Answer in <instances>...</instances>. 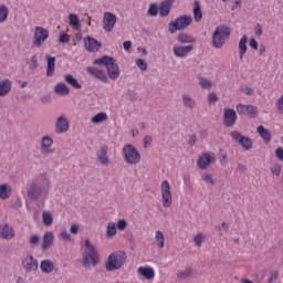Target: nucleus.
Instances as JSON below:
<instances>
[{"mask_svg":"<svg viewBox=\"0 0 283 283\" xmlns=\"http://www.w3.org/2000/svg\"><path fill=\"white\" fill-rule=\"evenodd\" d=\"M50 191V180L46 176L40 175L27 184L25 193L32 202H45Z\"/></svg>","mask_w":283,"mask_h":283,"instance_id":"f257e3e1","label":"nucleus"},{"mask_svg":"<svg viewBox=\"0 0 283 283\" xmlns=\"http://www.w3.org/2000/svg\"><path fill=\"white\" fill-rule=\"evenodd\" d=\"M98 251L96 247L90 242V240L84 241V247H82V263L83 266L90 269V266H96L98 264Z\"/></svg>","mask_w":283,"mask_h":283,"instance_id":"f03ea898","label":"nucleus"},{"mask_svg":"<svg viewBox=\"0 0 283 283\" xmlns=\"http://www.w3.org/2000/svg\"><path fill=\"white\" fill-rule=\"evenodd\" d=\"M127 261V253L124 251H116L108 255L105 262V269L108 273L113 271H120Z\"/></svg>","mask_w":283,"mask_h":283,"instance_id":"7ed1b4c3","label":"nucleus"},{"mask_svg":"<svg viewBox=\"0 0 283 283\" xmlns=\"http://www.w3.org/2000/svg\"><path fill=\"white\" fill-rule=\"evenodd\" d=\"M94 65H105L106 70H107V74L108 77L112 81H116V78H118V76H120V69L118 67V64L116 63V59L108 56V55H104L97 60H95Z\"/></svg>","mask_w":283,"mask_h":283,"instance_id":"20e7f679","label":"nucleus"},{"mask_svg":"<svg viewBox=\"0 0 283 283\" xmlns=\"http://www.w3.org/2000/svg\"><path fill=\"white\" fill-rule=\"evenodd\" d=\"M231 36V28L228 25H219L216 28L212 34V45L217 50H222L224 43L229 41Z\"/></svg>","mask_w":283,"mask_h":283,"instance_id":"39448f33","label":"nucleus"},{"mask_svg":"<svg viewBox=\"0 0 283 283\" xmlns=\"http://www.w3.org/2000/svg\"><path fill=\"white\" fill-rule=\"evenodd\" d=\"M122 156L127 165H138L140 163V153L132 144L123 147Z\"/></svg>","mask_w":283,"mask_h":283,"instance_id":"423d86ee","label":"nucleus"},{"mask_svg":"<svg viewBox=\"0 0 283 283\" xmlns=\"http://www.w3.org/2000/svg\"><path fill=\"white\" fill-rule=\"evenodd\" d=\"M193 19L190 15H181L178 17L175 22L169 23V32L170 34H175L177 30H185L191 25Z\"/></svg>","mask_w":283,"mask_h":283,"instance_id":"0eeeda50","label":"nucleus"},{"mask_svg":"<svg viewBox=\"0 0 283 283\" xmlns=\"http://www.w3.org/2000/svg\"><path fill=\"white\" fill-rule=\"evenodd\" d=\"M50 39V31L43 27H36L33 34V45L41 48Z\"/></svg>","mask_w":283,"mask_h":283,"instance_id":"6e6552de","label":"nucleus"},{"mask_svg":"<svg viewBox=\"0 0 283 283\" xmlns=\"http://www.w3.org/2000/svg\"><path fill=\"white\" fill-rule=\"evenodd\" d=\"M230 135L231 138H233V140H237V143H239V145H241V147H243V149H245L247 151H249V149H253V142L251 140V138L243 136L238 130H233Z\"/></svg>","mask_w":283,"mask_h":283,"instance_id":"1a4fd4ad","label":"nucleus"},{"mask_svg":"<svg viewBox=\"0 0 283 283\" xmlns=\"http://www.w3.org/2000/svg\"><path fill=\"white\" fill-rule=\"evenodd\" d=\"M161 198L163 207H165V209H169V207H171V186L167 180L161 182Z\"/></svg>","mask_w":283,"mask_h":283,"instance_id":"9d476101","label":"nucleus"},{"mask_svg":"<svg viewBox=\"0 0 283 283\" xmlns=\"http://www.w3.org/2000/svg\"><path fill=\"white\" fill-rule=\"evenodd\" d=\"M191 52H193V44H188V45L175 44L172 48V54H175L177 59H187V56H189Z\"/></svg>","mask_w":283,"mask_h":283,"instance_id":"9b49d317","label":"nucleus"},{"mask_svg":"<svg viewBox=\"0 0 283 283\" xmlns=\"http://www.w3.org/2000/svg\"><path fill=\"white\" fill-rule=\"evenodd\" d=\"M107 154H109V147H107V145L102 146L96 153L97 160L103 167H109V165H112V159H109Z\"/></svg>","mask_w":283,"mask_h":283,"instance_id":"f8f14e48","label":"nucleus"},{"mask_svg":"<svg viewBox=\"0 0 283 283\" xmlns=\"http://www.w3.org/2000/svg\"><path fill=\"white\" fill-rule=\"evenodd\" d=\"M238 120V115L233 108H224L223 111V125L224 127H233Z\"/></svg>","mask_w":283,"mask_h":283,"instance_id":"ddd939ff","label":"nucleus"},{"mask_svg":"<svg viewBox=\"0 0 283 283\" xmlns=\"http://www.w3.org/2000/svg\"><path fill=\"white\" fill-rule=\"evenodd\" d=\"M116 25V14L112 12H105L103 18V30L105 32H112Z\"/></svg>","mask_w":283,"mask_h":283,"instance_id":"4468645a","label":"nucleus"},{"mask_svg":"<svg viewBox=\"0 0 283 283\" xmlns=\"http://www.w3.org/2000/svg\"><path fill=\"white\" fill-rule=\"evenodd\" d=\"M22 264L27 273L39 270V261H36L32 254H28L22 261Z\"/></svg>","mask_w":283,"mask_h":283,"instance_id":"2eb2a0df","label":"nucleus"},{"mask_svg":"<svg viewBox=\"0 0 283 283\" xmlns=\"http://www.w3.org/2000/svg\"><path fill=\"white\" fill-rule=\"evenodd\" d=\"M70 129V122L65 115H61L55 122V134H65Z\"/></svg>","mask_w":283,"mask_h":283,"instance_id":"dca6fc26","label":"nucleus"},{"mask_svg":"<svg viewBox=\"0 0 283 283\" xmlns=\"http://www.w3.org/2000/svg\"><path fill=\"white\" fill-rule=\"evenodd\" d=\"M213 163H216V157L205 153L201 157H199L197 165L199 169H207V167H209V165H213Z\"/></svg>","mask_w":283,"mask_h":283,"instance_id":"f3484780","label":"nucleus"},{"mask_svg":"<svg viewBox=\"0 0 283 283\" xmlns=\"http://www.w3.org/2000/svg\"><path fill=\"white\" fill-rule=\"evenodd\" d=\"M84 45L87 52H98L103 44L98 40L87 36L84 39Z\"/></svg>","mask_w":283,"mask_h":283,"instance_id":"a211bd4d","label":"nucleus"},{"mask_svg":"<svg viewBox=\"0 0 283 283\" xmlns=\"http://www.w3.org/2000/svg\"><path fill=\"white\" fill-rule=\"evenodd\" d=\"M86 72L91 74V76H93L94 78H97V81H101L102 83H107V75L105 74V71L97 67L88 66L86 69Z\"/></svg>","mask_w":283,"mask_h":283,"instance_id":"6ab92c4d","label":"nucleus"},{"mask_svg":"<svg viewBox=\"0 0 283 283\" xmlns=\"http://www.w3.org/2000/svg\"><path fill=\"white\" fill-rule=\"evenodd\" d=\"M0 238L2 240H12L14 238V229L10 224L4 223L0 226Z\"/></svg>","mask_w":283,"mask_h":283,"instance_id":"aec40b11","label":"nucleus"},{"mask_svg":"<svg viewBox=\"0 0 283 283\" xmlns=\"http://www.w3.org/2000/svg\"><path fill=\"white\" fill-rule=\"evenodd\" d=\"M51 247H54V232L49 231L43 235L42 251H48V249H51Z\"/></svg>","mask_w":283,"mask_h":283,"instance_id":"412c9836","label":"nucleus"},{"mask_svg":"<svg viewBox=\"0 0 283 283\" xmlns=\"http://www.w3.org/2000/svg\"><path fill=\"white\" fill-rule=\"evenodd\" d=\"M171 6H174V0H164L159 6L160 17H169L171 12Z\"/></svg>","mask_w":283,"mask_h":283,"instance_id":"4be33fe9","label":"nucleus"},{"mask_svg":"<svg viewBox=\"0 0 283 283\" xmlns=\"http://www.w3.org/2000/svg\"><path fill=\"white\" fill-rule=\"evenodd\" d=\"M46 59V76H54V70L56 67V57L45 55Z\"/></svg>","mask_w":283,"mask_h":283,"instance_id":"5701e85b","label":"nucleus"},{"mask_svg":"<svg viewBox=\"0 0 283 283\" xmlns=\"http://www.w3.org/2000/svg\"><path fill=\"white\" fill-rule=\"evenodd\" d=\"M40 269L42 273L50 274L54 271V269H56V265H54V262H52V260L46 259L41 261Z\"/></svg>","mask_w":283,"mask_h":283,"instance_id":"b1692460","label":"nucleus"},{"mask_svg":"<svg viewBox=\"0 0 283 283\" xmlns=\"http://www.w3.org/2000/svg\"><path fill=\"white\" fill-rule=\"evenodd\" d=\"M12 91V81L6 78L0 81V96H8Z\"/></svg>","mask_w":283,"mask_h":283,"instance_id":"393cba45","label":"nucleus"},{"mask_svg":"<svg viewBox=\"0 0 283 283\" xmlns=\"http://www.w3.org/2000/svg\"><path fill=\"white\" fill-rule=\"evenodd\" d=\"M249 41V36L243 35L239 41V59L242 61L244 59V54H247V43Z\"/></svg>","mask_w":283,"mask_h":283,"instance_id":"a878e982","label":"nucleus"},{"mask_svg":"<svg viewBox=\"0 0 283 283\" xmlns=\"http://www.w3.org/2000/svg\"><path fill=\"white\" fill-rule=\"evenodd\" d=\"M139 275H143L145 280H154L156 272L153 270V268H145L140 266L138 268Z\"/></svg>","mask_w":283,"mask_h":283,"instance_id":"bb28decb","label":"nucleus"},{"mask_svg":"<svg viewBox=\"0 0 283 283\" xmlns=\"http://www.w3.org/2000/svg\"><path fill=\"white\" fill-rule=\"evenodd\" d=\"M256 133L259 134V136L262 137V139L265 142V143H271V130L266 129L264 126L260 125L258 126L256 128Z\"/></svg>","mask_w":283,"mask_h":283,"instance_id":"cd10ccee","label":"nucleus"},{"mask_svg":"<svg viewBox=\"0 0 283 283\" xmlns=\"http://www.w3.org/2000/svg\"><path fill=\"white\" fill-rule=\"evenodd\" d=\"M55 94L59 96H70V87L65 83H59L54 87Z\"/></svg>","mask_w":283,"mask_h":283,"instance_id":"c85d7f7f","label":"nucleus"},{"mask_svg":"<svg viewBox=\"0 0 283 283\" xmlns=\"http://www.w3.org/2000/svg\"><path fill=\"white\" fill-rule=\"evenodd\" d=\"M193 17L197 23L202 21V8L200 7V1L195 0L193 2Z\"/></svg>","mask_w":283,"mask_h":283,"instance_id":"c756f323","label":"nucleus"},{"mask_svg":"<svg viewBox=\"0 0 283 283\" xmlns=\"http://www.w3.org/2000/svg\"><path fill=\"white\" fill-rule=\"evenodd\" d=\"M64 81L65 83H67V85L74 87V90H81L83 87L81 83H78V80H76L72 74L65 75Z\"/></svg>","mask_w":283,"mask_h":283,"instance_id":"7c9ffc66","label":"nucleus"},{"mask_svg":"<svg viewBox=\"0 0 283 283\" xmlns=\"http://www.w3.org/2000/svg\"><path fill=\"white\" fill-rule=\"evenodd\" d=\"M12 196V188L8 185H0V199L8 200Z\"/></svg>","mask_w":283,"mask_h":283,"instance_id":"2f4dec72","label":"nucleus"},{"mask_svg":"<svg viewBox=\"0 0 283 283\" xmlns=\"http://www.w3.org/2000/svg\"><path fill=\"white\" fill-rule=\"evenodd\" d=\"M42 222L45 227H52V222H54V217L52 216V212L44 210L42 212Z\"/></svg>","mask_w":283,"mask_h":283,"instance_id":"473e14b6","label":"nucleus"},{"mask_svg":"<svg viewBox=\"0 0 283 283\" xmlns=\"http://www.w3.org/2000/svg\"><path fill=\"white\" fill-rule=\"evenodd\" d=\"M182 103L188 109H196V99L189 95H182Z\"/></svg>","mask_w":283,"mask_h":283,"instance_id":"72a5a7b5","label":"nucleus"},{"mask_svg":"<svg viewBox=\"0 0 283 283\" xmlns=\"http://www.w3.org/2000/svg\"><path fill=\"white\" fill-rule=\"evenodd\" d=\"M10 14V9L6 4L0 6V23H6Z\"/></svg>","mask_w":283,"mask_h":283,"instance_id":"f704fd0d","label":"nucleus"},{"mask_svg":"<svg viewBox=\"0 0 283 283\" xmlns=\"http://www.w3.org/2000/svg\"><path fill=\"white\" fill-rule=\"evenodd\" d=\"M177 41L179 43H195L196 42V38L187 34V33H181L177 36Z\"/></svg>","mask_w":283,"mask_h":283,"instance_id":"c9c22d12","label":"nucleus"},{"mask_svg":"<svg viewBox=\"0 0 283 283\" xmlns=\"http://www.w3.org/2000/svg\"><path fill=\"white\" fill-rule=\"evenodd\" d=\"M155 240L158 242L159 249H165V234H163V231L157 230L155 234Z\"/></svg>","mask_w":283,"mask_h":283,"instance_id":"e433bc0d","label":"nucleus"},{"mask_svg":"<svg viewBox=\"0 0 283 283\" xmlns=\"http://www.w3.org/2000/svg\"><path fill=\"white\" fill-rule=\"evenodd\" d=\"M192 273H193V269L186 268L182 271H178L177 277H179V280H187V277H190V275H192Z\"/></svg>","mask_w":283,"mask_h":283,"instance_id":"4c0bfd02","label":"nucleus"},{"mask_svg":"<svg viewBox=\"0 0 283 283\" xmlns=\"http://www.w3.org/2000/svg\"><path fill=\"white\" fill-rule=\"evenodd\" d=\"M52 145H54V139H52V137L44 136L41 139V147H42V149H50V147H52Z\"/></svg>","mask_w":283,"mask_h":283,"instance_id":"58836bf2","label":"nucleus"},{"mask_svg":"<svg viewBox=\"0 0 283 283\" xmlns=\"http://www.w3.org/2000/svg\"><path fill=\"white\" fill-rule=\"evenodd\" d=\"M107 119V113H98L92 117V123L98 124V123H105Z\"/></svg>","mask_w":283,"mask_h":283,"instance_id":"ea45409f","label":"nucleus"},{"mask_svg":"<svg viewBox=\"0 0 283 283\" xmlns=\"http://www.w3.org/2000/svg\"><path fill=\"white\" fill-rule=\"evenodd\" d=\"M117 230H116V223L114 222H109L107 224V229H106V235L107 238H114V235H116Z\"/></svg>","mask_w":283,"mask_h":283,"instance_id":"a19ab883","label":"nucleus"},{"mask_svg":"<svg viewBox=\"0 0 283 283\" xmlns=\"http://www.w3.org/2000/svg\"><path fill=\"white\" fill-rule=\"evenodd\" d=\"M69 21H70V25H72L73 28H81L78 15H76L75 13H71L69 15Z\"/></svg>","mask_w":283,"mask_h":283,"instance_id":"79ce46f5","label":"nucleus"},{"mask_svg":"<svg viewBox=\"0 0 283 283\" xmlns=\"http://www.w3.org/2000/svg\"><path fill=\"white\" fill-rule=\"evenodd\" d=\"M198 81H199V85L202 87V90H211V87L213 85L211 83V81H209L205 77H199Z\"/></svg>","mask_w":283,"mask_h":283,"instance_id":"37998d69","label":"nucleus"},{"mask_svg":"<svg viewBox=\"0 0 283 283\" xmlns=\"http://www.w3.org/2000/svg\"><path fill=\"white\" fill-rule=\"evenodd\" d=\"M159 8L158 4L151 3L148 9V14L150 17H158Z\"/></svg>","mask_w":283,"mask_h":283,"instance_id":"c03bdc74","label":"nucleus"},{"mask_svg":"<svg viewBox=\"0 0 283 283\" xmlns=\"http://www.w3.org/2000/svg\"><path fill=\"white\" fill-rule=\"evenodd\" d=\"M248 114L252 117V118H258V114H260V112L258 111V108L253 105H248Z\"/></svg>","mask_w":283,"mask_h":283,"instance_id":"a18cd8bd","label":"nucleus"},{"mask_svg":"<svg viewBox=\"0 0 283 283\" xmlns=\"http://www.w3.org/2000/svg\"><path fill=\"white\" fill-rule=\"evenodd\" d=\"M203 182H207L208 185H211L212 187L216 185V179H213V176L211 174H205L202 176Z\"/></svg>","mask_w":283,"mask_h":283,"instance_id":"49530a36","label":"nucleus"},{"mask_svg":"<svg viewBox=\"0 0 283 283\" xmlns=\"http://www.w3.org/2000/svg\"><path fill=\"white\" fill-rule=\"evenodd\" d=\"M136 65L139 67V70H142V72H147V61L144 59L136 60Z\"/></svg>","mask_w":283,"mask_h":283,"instance_id":"de8ad7c7","label":"nucleus"},{"mask_svg":"<svg viewBox=\"0 0 283 283\" xmlns=\"http://www.w3.org/2000/svg\"><path fill=\"white\" fill-rule=\"evenodd\" d=\"M237 112H238V114H240L241 116H247V114H248V105L238 104V105H237Z\"/></svg>","mask_w":283,"mask_h":283,"instance_id":"09e8293b","label":"nucleus"},{"mask_svg":"<svg viewBox=\"0 0 283 283\" xmlns=\"http://www.w3.org/2000/svg\"><path fill=\"white\" fill-rule=\"evenodd\" d=\"M29 66L31 70H36L39 67V57L36 55H33L29 62Z\"/></svg>","mask_w":283,"mask_h":283,"instance_id":"8fccbe9b","label":"nucleus"},{"mask_svg":"<svg viewBox=\"0 0 283 283\" xmlns=\"http://www.w3.org/2000/svg\"><path fill=\"white\" fill-rule=\"evenodd\" d=\"M41 238L39 237V234H33L29 239V243L32 244L33 247H36V244H39Z\"/></svg>","mask_w":283,"mask_h":283,"instance_id":"3c124183","label":"nucleus"},{"mask_svg":"<svg viewBox=\"0 0 283 283\" xmlns=\"http://www.w3.org/2000/svg\"><path fill=\"white\" fill-rule=\"evenodd\" d=\"M117 229L119 231H125V229H127V221L125 219H119L117 221Z\"/></svg>","mask_w":283,"mask_h":283,"instance_id":"603ef678","label":"nucleus"},{"mask_svg":"<svg viewBox=\"0 0 283 283\" xmlns=\"http://www.w3.org/2000/svg\"><path fill=\"white\" fill-rule=\"evenodd\" d=\"M151 136L149 135H146L143 139V143H144V148L147 149L148 147H151Z\"/></svg>","mask_w":283,"mask_h":283,"instance_id":"864d4df0","label":"nucleus"},{"mask_svg":"<svg viewBox=\"0 0 283 283\" xmlns=\"http://www.w3.org/2000/svg\"><path fill=\"white\" fill-rule=\"evenodd\" d=\"M203 240L205 237H202V234H197L193 239L196 247H202Z\"/></svg>","mask_w":283,"mask_h":283,"instance_id":"5fc2aeb1","label":"nucleus"},{"mask_svg":"<svg viewBox=\"0 0 283 283\" xmlns=\"http://www.w3.org/2000/svg\"><path fill=\"white\" fill-rule=\"evenodd\" d=\"M60 235L63 240H66V242H72V235L67 233V230H61Z\"/></svg>","mask_w":283,"mask_h":283,"instance_id":"6e6d98bb","label":"nucleus"},{"mask_svg":"<svg viewBox=\"0 0 283 283\" xmlns=\"http://www.w3.org/2000/svg\"><path fill=\"white\" fill-rule=\"evenodd\" d=\"M240 92H242L243 94H245L247 96H253V88L249 87V86H243L240 88Z\"/></svg>","mask_w":283,"mask_h":283,"instance_id":"4d7b16f0","label":"nucleus"},{"mask_svg":"<svg viewBox=\"0 0 283 283\" xmlns=\"http://www.w3.org/2000/svg\"><path fill=\"white\" fill-rule=\"evenodd\" d=\"M127 96L132 102L138 101V93H136L135 91H128Z\"/></svg>","mask_w":283,"mask_h":283,"instance_id":"13d9d810","label":"nucleus"},{"mask_svg":"<svg viewBox=\"0 0 283 283\" xmlns=\"http://www.w3.org/2000/svg\"><path fill=\"white\" fill-rule=\"evenodd\" d=\"M40 103H42V105H48L49 103H52V97L50 95H43L40 98Z\"/></svg>","mask_w":283,"mask_h":283,"instance_id":"bf43d9fd","label":"nucleus"},{"mask_svg":"<svg viewBox=\"0 0 283 283\" xmlns=\"http://www.w3.org/2000/svg\"><path fill=\"white\" fill-rule=\"evenodd\" d=\"M271 171L274 174V176H280V174H282V166L275 165L271 168Z\"/></svg>","mask_w":283,"mask_h":283,"instance_id":"052dcab7","label":"nucleus"},{"mask_svg":"<svg viewBox=\"0 0 283 283\" xmlns=\"http://www.w3.org/2000/svg\"><path fill=\"white\" fill-rule=\"evenodd\" d=\"M275 156H276V158H277L281 163H283V148H282V147L276 148V150H275Z\"/></svg>","mask_w":283,"mask_h":283,"instance_id":"680f3d73","label":"nucleus"},{"mask_svg":"<svg viewBox=\"0 0 283 283\" xmlns=\"http://www.w3.org/2000/svg\"><path fill=\"white\" fill-rule=\"evenodd\" d=\"M208 102L209 103H218V95L216 93L208 94Z\"/></svg>","mask_w":283,"mask_h":283,"instance_id":"e2e57ef3","label":"nucleus"},{"mask_svg":"<svg viewBox=\"0 0 283 283\" xmlns=\"http://www.w3.org/2000/svg\"><path fill=\"white\" fill-rule=\"evenodd\" d=\"M60 43H70V35L62 33L59 39Z\"/></svg>","mask_w":283,"mask_h":283,"instance_id":"0e129e2a","label":"nucleus"},{"mask_svg":"<svg viewBox=\"0 0 283 283\" xmlns=\"http://www.w3.org/2000/svg\"><path fill=\"white\" fill-rule=\"evenodd\" d=\"M280 274L277 272H272L269 280H268V283H273V282H277V276Z\"/></svg>","mask_w":283,"mask_h":283,"instance_id":"69168bd1","label":"nucleus"},{"mask_svg":"<svg viewBox=\"0 0 283 283\" xmlns=\"http://www.w3.org/2000/svg\"><path fill=\"white\" fill-rule=\"evenodd\" d=\"M277 109L280 114H283V95L276 102Z\"/></svg>","mask_w":283,"mask_h":283,"instance_id":"338daca9","label":"nucleus"},{"mask_svg":"<svg viewBox=\"0 0 283 283\" xmlns=\"http://www.w3.org/2000/svg\"><path fill=\"white\" fill-rule=\"evenodd\" d=\"M249 44H250V48H252L253 50H258V42H256V40L255 39H250V42H249Z\"/></svg>","mask_w":283,"mask_h":283,"instance_id":"774afa93","label":"nucleus"}]
</instances>
